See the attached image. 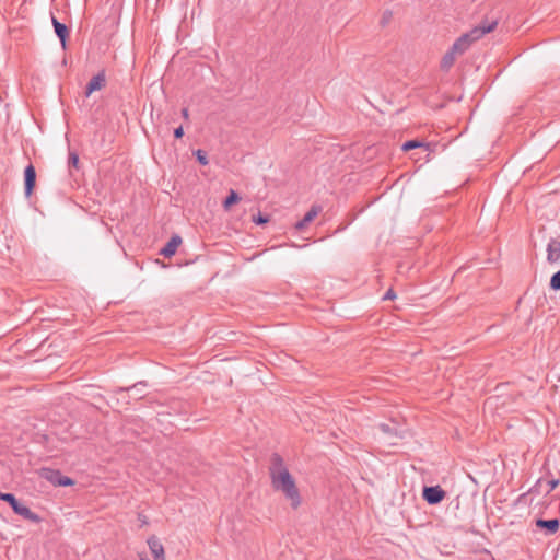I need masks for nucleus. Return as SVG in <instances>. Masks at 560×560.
I'll return each mask as SVG.
<instances>
[{"label": "nucleus", "mask_w": 560, "mask_h": 560, "mask_svg": "<svg viewBox=\"0 0 560 560\" xmlns=\"http://www.w3.org/2000/svg\"><path fill=\"white\" fill-rule=\"evenodd\" d=\"M378 428L386 435V441L388 442V444L393 445L396 443L395 440L402 438L399 428L396 425L381 423Z\"/></svg>", "instance_id": "nucleus-8"}, {"label": "nucleus", "mask_w": 560, "mask_h": 560, "mask_svg": "<svg viewBox=\"0 0 560 560\" xmlns=\"http://www.w3.org/2000/svg\"><path fill=\"white\" fill-rule=\"evenodd\" d=\"M322 208L318 206H313L303 217L302 220L295 223V229L301 231L305 229L320 212Z\"/></svg>", "instance_id": "nucleus-11"}, {"label": "nucleus", "mask_w": 560, "mask_h": 560, "mask_svg": "<svg viewBox=\"0 0 560 560\" xmlns=\"http://www.w3.org/2000/svg\"><path fill=\"white\" fill-rule=\"evenodd\" d=\"M0 500L9 503L14 513L19 514L25 520H28L33 523H39L42 521L38 514L34 513L26 505H23L12 493L0 492Z\"/></svg>", "instance_id": "nucleus-3"}, {"label": "nucleus", "mask_w": 560, "mask_h": 560, "mask_svg": "<svg viewBox=\"0 0 560 560\" xmlns=\"http://www.w3.org/2000/svg\"><path fill=\"white\" fill-rule=\"evenodd\" d=\"M180 244L182 237L179 235H173L165 246L160 249V254L164 257H172Z\"/></svg>", "instance_id": "nucleus-10"}, {"label": "nucleus", "mask_w": 560, "mask_h": 560, "mask_svg": "<svg viewBox=\"0 0 560 560\" xmlns=\"http://www.w3.org/2000/svg\"><path fill=\"white\" fill-rule=\"evenodd\" d=\"M142 560H144V559L142 558Z\"/></svg>", "instance_id": "nucleus-28"}, {"label": "nucleus", "mask_w": 560, "mask_h": 560, "mask_svg": "<svg viewBox=\"0 0 560 560\" xmlns=\"http://www.w3.org/2000/svg\"><path fill=\"white\" fill-rule=\"evenodd\" d=\"M182 116H183V118H184V119H186V120L189 118V112H188V108H187V107H184V108L182 109Z\"/></svg>", "instance_id": "nucleus-26"}, {"label": "nucleus", "mask_w": 560, "mask_h": 560, "mask_svg": "<svg viewBox=\"0 0 560 560\" xmlns=\"http://www.w3.org/2000/svg\"><path fill=\"white\" fill-rule=\"evenodd\" d=\"M547 261L550 265H560V238H551L547 244Z\"/></svg>", "instance_id": "nucleus-5"}, {"label": "nucleus", "mask_w": 560, "mask_h": 560, "mask_svg": "<svg viewBox=\"0 0 560 560\" xmlns=\"http://www.w3.org/2000/svg\"><path fill=\"white\" fill-rule=\"evenodd\" d=\"M253 220L256 224H264L269 221L268 217H265L260 213L257 217H254Z\"/></svg>", "instance_id": "nucleus-22"}, {"label": "nucleus", "mask_w": 560, "mask_h": 560, "mask_svg": "<svg viewBox=\"0 0 560 560\" xmlns=\"http://www.w3.org/2000/svg\"><path fill=\"white\" fill-rule=\"evenodd\" d=\"M421 147L428 148V144L423 143V142H420V141H417V140H410V141L405 142L402 144L401 149L404 151H409V150H412V149H416V148H421Z\"/></svg>", "instance_id": "nucleus-17"}, {"label": "nucleus", "mask_w": 560, "mask_h": 560, "mask_svg": "<svg viewBox=\"0 0 560 560\" xmlns=\"http://www.w3.org/2000/svg\"><path fill=\"white\" fill-rule=\"evenodd\" d=\"M54 30H55L56 35L60 39L62 47L65 48L66 47V40H67V38L69 36V28L67 27L66 24H63L61 22H57L56 23V27H54Z\"/></svg>", "instance_id": "nucleus-15"}, {"label": "nucleus", "mask_w": 560, "mask_h": 560, "mask_svg": "<svg viewBox=\"0 0 560 560\" xmlns=\"http://www.w3.org/2000/svg\"><path fill=\"white\" fill-rule=\"evenodd\" d=\"M78 163H79V156L77 153L74 152H71L69 154V164L72 165L73 167H77L78 166Z\"/></svg>", "instance_id": "nucleus-21"}, {"label": "nucleus", "mask_w": 560, "mask_h": 560, "mask_svg": "<svg viewBox=\"0 0 560 560\" xmlns=\"http://www.w3.org/2000/svg\"><path fill=\"white\" fill-rule=\"evenodd\" d=\"M147 542L154 560H166L164 547L156 536L149 537Z\"/></svg>", "instance_id": "nucleus-6"}, {"label": "nucleus", "mask_w": 560, "mask_h": 560, "mask_svg": "<svg viewBox=\"0 0 560 560\" xmlns=\"http://www.w3.org/2000/svg\"><path fill=\"white\" fill-rule=\"evenodd\" d=\"M456 57H457V55L453 51L452 48H450L445 52V55L442 57L441 69L443 71H448L452 68V66L454 65Z\"/></svg>", "instance_id": "nucleus-14"}, {"label": "nucleus", "mask_w": 560, "mask_h": 560, "mask_svg": "<svg viewBox=\"0 0 560 560\" xmlns=\"http://www.w3.org/2000/svg\"><path fill=\"white\" fill-rule=\"evenodd\" d=\"M446 492L440 486L424 487L422 497L428 504H439L445 498Z\"/></svg>", "instance_id": "nucleus-4"}, {"label": "nucleus", "mask_w": 560, "mask_h": 560, "mask_svg": "<svg viewBox=\"0 0 560 560\" xmlns=\"http://www.w3.org/2000/svg\"><path fill=\"white\" fill-rule=\"evenodd\" d=\"M392 18H393L392 11H389V10L384 11L382 14L381 22H380L381 25L386 26L390 22Z\"/></svg>", "instance_id": "nucleus-20"}, {"label": "nucleus", "mask_w": 560, "mask_h": 560, "mask_svg": "<svg viewBox=\"0 0 560 560\" xmlns=\"http://www.w3.org/2000/svg\"><path fill=\"white\" fill-rule=\"evenodd\" d=\"M269 474L272 488L276 491H281L284 497L290 500L291 506L293 509L299 508L301 504L299 489L290 471L284 466L282 457L277 453L272 454L271 456Z\"/></svg>", "instance_id": "nucleus-1"}, {"label": "nucleus", "mask_w": 560, "mask_h": 560, "mask_svg": "<svg viewBox=\"0 0 560 560\" xmlns=\"http://www.w3.org/2000/svg\"><path fill=\"white\" fill-rule=\"evenodd\" d=\"M549 485V491H552L553 489H556L559 485V480L558 479H552L548 482Z\"/></svg>", "instance_id": "nucleus-25"}, {"label": "nucleus", "mask_w": 560, "mask_h": 560, "mask_svg": "<svg viewBox=\"0 0 560 560\" xmlns=\"http://www.w3.org/2000/svg\"><path fill=\"white\" fill-rule=\"evenodd\" d=\"M240 200L241 197L238 196V194L235 190L231 189L229 196L224 199L222 206L224 210L228 211L234 203H237Z\"/></svg>", "instance_id": "nucleus-16"}, {"label": "nucleus", "mask_w": 560, "mask_h": 560, "mask_svg": "<svg viewBox=\"0 0 560 560\" xmlns=\"http://www.w3.org/2000/svg\"><path fill=\"white\" fill-rule=\"evenodd\" d=\"M106 78L103 72L97 73L94 75L86 85V96H89L94 91L101 90L103 86H105Z\"/></svg>", "instance_id": "nucleus-12"}, {"label": "nucleus", "mask_w": 560, "mask_h": 560, "mask_svg": "<svg viewBox=\"0 0 560 560\" xmlns=\"http://www.w3.org/2000/svg\"><path fill=\"white\" fill-rule=\"evenodd\" d=\"M36 183V171L32 164H28L24 171V186H25V195L30 197L35 187Z\"/></svg>", "instance_id": "nucleus-7"}, {"label": "nucleus", "mask_w": 560, "mask_h": 560, "mask_svg": "<svg viewBox=\"0 0 560 560\" xmlns=\"http://www.w3.org/2000/svg\"><path fill=\"white\" fill-rule=\"evenodd\" d=\"M45 477L55 486H71L73 480L67 476H62L59 471L47 470Z\"/></svg>", "instance_id": "nucleus-9"}, {"label": "nucleus", "mask_w": 560, "mask_h": 560, "mask_svg": "<svg viewBox=\"0 0 560 560\" xmlns=\"http://www.w3.org/2000/svg\"><path fill=\"white\" fill-rule=\"evenodd\" d=\"M550 288L555 291L560 290V270L555 272L550 278Z\"/></svg>", "instance_id": "nucleus-18"}, {"label": "nucleus", "mask_w": 560, "mask_h": 560, "mask_svg": "<svg viewBox=\"0 0 560 560\" xmlns=\"http://www.w3.org/2000/svg\"><path fill=\"white\" fill-rule=\"evenodd\" d=\"M174 136H175V138H177V139H178V138H182V137L184 136V129H183V127H182V126H179L178 128H176V129L174 130Z\"/></svg>", "instance_id": "nucleus-24"}, {"label": "nucleus", "mask_w": 560, "mask_h": 560, "mask_svg": "<svg viewBox=\"0 0 560 560\" xmlns=\"http://www.w3.org/2000/svg\"><path fill=\"white\" fill-rule=\"evenodd\" d=\"M497 25H498L497 21H491V22L485 21V22L480 23L478 26L470 30L469 32L459 36L455 40V43L452 45L451 48L457 56H460L470 47V45L474 42L480 39L483 35L492 32L497 27Z\"/></svg>", "instance_id": "nucleus-2"}, {"label": "nucleus", "mask_w": 560, "mask_h": 560, "mask_svg": "<svg viewBox=\"0 0 560 560\" xmlns=\"http://www.w3.org/2000/svg\"><path fill=\"white\" fill-rule=\"evenodd\" d=\"M59 22L54 14H51V23H52V26L56 27V23Z\"/></svg>", "instance_id": "nucleus-27"}, {"label": "nucleus", "mask_w": 560, "mask_h": 560, "mask_svg": "<svg viewBox=\"0 0 560 560\" xmlns=\"http://www.w3.org/2000/svg\"><path fill=\"white\" fill-rule=\"evenodd\" d=\"M194 154L196 155L197 161L201 165H207L209 163L206 151L198 149L197 151L194 152Z\"/></svg>", "instance_id": "nucleus-19"}, {"label": "nucleus", "mask_w": 560, "mask_h": 560, "mask_svg": "<svg viewBox=\"0 0 560 560\" xmlns=\"http://www.w3.org/2000/svg\"><path fill=\"white\" fill-rule=\"evenodd\" d=\"M559 521L557 518L552 520H542L538 518L536 521V526L542 529H546L548 534H555L559 529Z\"/></svg>", "instance_id": "nucleus-13"}, {"label": "nucleus", "mask_w": 560, "mask_h": 560, "mask_svg": "<svg viewBox=\"0 0 560 560\" xmlns=\"http://www.w3.org/2000/svg\"><path fill=\"white\" fill-rule=\"evenodd\" d=\"M395 298H396V294H395L394 290H393V289H389V290L385 293V295H384V298H383V299H384V300H393V299H395Z\"/></svg>", "instance_id": "nucleus-23"}]
</instances>
